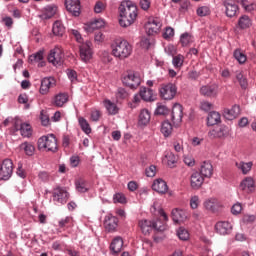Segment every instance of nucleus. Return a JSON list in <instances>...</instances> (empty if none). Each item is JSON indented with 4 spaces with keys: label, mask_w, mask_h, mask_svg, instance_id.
Listing matches in <instances>:
<instances>
[{
    "label": "nucleus",
    "mask_w": 256,
    "mask_h": 256,
    "mask_svg": "<svg viewBox=\"0 0 256 256\" xmlns=\"http://www.w3.org/2000/svg\"><path fill=\"white\" fill-rule=\"evenodd\" d=\"M119 13V23L124 28L131 27V25H133V23H135V21L137 20V6L131 1L122 3L119 7Z\"/></svg>",
    "instance_id": "f257e3e1"
},
{
    "label": "nucleus",
    "mask_w": 256,
    "mask_h": 256,
    "mask_svg": "<svg viewBox=\"0 0 256 256\" xmlns=\"http://www.w3.org/2000/svg\"><path fill=\"white\" fill-rule=\"evenodd\" d=\"M112 55L120 61L129 59L133 53V46L125 39L116 40L111 45Z\"/></svg>",
    "instance_id": "f03ea898"
},
{
    "label": "nucleus",
    "mask_w": 256,
    "mask_h": 256,
    "mask_svg": "<svg viewBox=\"0 0 256 256\" xmlns=\"http://www.w3.org/2000/svg\"><path fill=\"white\" fill-rule=\"evenodd\" d=\"M38 149L39 151H50L52 153L57 152L58 147L55 134L40 137L38 139Z\"/></svg>",
    "instance_id": "7ed1b4c3"
},
{
    "label": "nucleus",
    "mask_w": 256,
    "mask_h": 256,
    "mask_svg": "<svg viewBox=\"0 0 256 256\" xmlns=\"http://www.w3.org/2000/svg\"><path fill=\"white\" fill-rule=\"evenodd\" d=\"M159 95L164 101H172L177 95V85L174 83L161 84L159 88Z\"/></svg>",
    "instance_id": "20e7f679"
},
{
    "label": "nucleus",
    "mask_w": 256,
    "mask_h": 256,
    "mask_svg": "<svg viewBox=\"0 0 256 256\" xmlns=\"http://www.w3.org/2000/svg\"><path fill=\"white\" fill-rule=\"evenodd\" d=\"M143 235H150L153 229L155 231H165V226L159 225V222L147 219L140 220L138 223Z\"/></svg>",
    "instance_id": "39448f33"
},
{
    "label": "nucleus",
    "mask_w": 256,
    "mask_h": 256,
    "mask_svg": "<svg viewBox=\"0 0 256 256\" xmlns=\"http://www.w3.org/2000/svg\"><path fill=\"white\" fill-rule=\"evenodd\" d=\"M122 83L130 89H137L141 85V76L135 71H128L122 77Z\"/></svg>",
    "instance_id": "423d86ee"
},
{
    "label": "nucleus",
    "mask_w": 256,
    "mask_h": 256,
    "mask_svg": "<svg viewBox=\"0 0 256 256\" xmlns=\"http://www.w3.org/2000/svg\"><path fill=\"white\" fill-rule=\"evenodd\" d=\"M13 175V160L6 158L3 160L0 167V179L2 181H9Z\"/></svg>",
    "instance_id": "0eeeda50"
},
{
    "label": "nucleus",
    "mask_w": 256,
    "mask_h": 256,
    "mask_svg": "<svg viewBox=\"0 0 256 256\" xmlns=\"http://www.w3.org/2000/svg\"><path fill=\"white\" fill-rule=\"evenodd\" d=\"M52 197L56 205H65L69 201V192L65 188L57 187L54 188Z\"/></svg>",
    "instance_id": "6e6552de"
},
{
    "label": "nucleus",
    "mask_w": 256,
    "mask_h": 256,
    "mask_svg": "<svg viewBox=\"0 0 256 256\" xmlns=\"http://www.w3.org/2000/svg\"><path fill=\"white\" fill-rule=\"evenodd\" d=\"M63 57H65L63 54V48L61 46H55L48 55V61L57 67V65H61V63H63Z\"/></svg>",
    "instance_id": "1a4fd4ad"
},
{
    "label": "nucleus",
    "mask_w": 256,
    "mask_h": 256,
    "mask_svg": "<svg viewBox=\"0 0 256 256\" xmlns=\"http://www.w3.org/2000/svg\"><path fill=\"white\" fill-rule=\"evenodd\" d=\"M223 6L225 7L226 17L232 19L239 15V6L235 3V0H222Z\"/></svg>",
    "instance_id": "9d476101"
},
{
    "label": "nucleus",
    "mask_w": 256,
    "mask_h": 256,
    "mask_svg": "<svg viewBox=\"0 0 256 256\" xmlns=\"http://www.w3.org/2000/svg\"><path fill=\"white\" fill-rule=\"evenodd\" d=\"M161 19L159 18H150L148 19L145 29L148 35H157L162 27Z\"/></svg>",
    "instance_id": "9b49d317"
},
{
    "label": "nucleus",
    "mask_w": 256,
    "mask_h": 256,
    "mask_svg": "<svg viewBox=\"0 0 256 256\" xmlns=\"http://www.w3.org/2000/svg\"><path fill=\"white\" fill-rule=\"evenodd\" d=\"M57 85V81L53 77H45L41 80L39 88L40 95H49L51 89Z\"/></svg>",
    "instance_id": "f8f14e48"
},
{
    "label": "nucleus",
    "mask_w": 256,
    "mask_h": 256,
    "mask_svg": "<svg viewBox=\"0 0 256 256\" xmlns=\"http://www.w3.org/2000/svg\"><path fill=\"white\" fill-rule=\"evenodd\" d=\"M80 59L84 63H89L93 58V50H91V42L86 41L80 45Z\"/></svg>",
    "instance_id": "ddd939ff"
},
{
    "label": "nucleus",
    "mask_w": 256,
    "mask_h": 256,
    "mask_svg": "<svg viewBox=\"0 0 256 256\" xmlns=\"http://www.w3.org/2000/svg\"><path fill=\"white\" fill-rule=\"evenodd\" d=\"M119 226V219L112 214H108L104 218V229L108 233H115L117 227Z\"/></svg>",
    "instance_id": "4468645a"
},
{
    "label": "nucleus",
    "mask_w": 256,
    "mask_h": 256,
    "mask_svg": "<svg viewBox=\"0 0 256 256\" xmlns=\"http://www.w3.org/2000/svg\"><path fill=\"white\" fill-rule=\"evenodd\" d=\"M66 9L74 17L81 15V0H65Z\"/></svg>",
    "instance_id": "2eb2a0df"
},
{
    "label": "nucleus",
    "mask_w": 256,
    "mask_h": 256,
    "mask_svg": "<svg viewBox=\"0 0 256 256\" xmlns=\"http://www.w3.org/2000/svg\"><path fill=\"white\" fill-rule=\"evenodd\" d=\"M203 183H205V177L201 175L198 171L193 172L190 176V187L194 190H199L203 187Z\"/></svg>",
    "instance_id": "dca6fc26"
},
{
    "label": "nucleus",
    "mask_w": 256,
    "mask_h": 256,
    "mask_svg": "<svg viewBox=\"0 0 256 256\" xmlns=\"http://www.w3.org/2000/svg\"><path fill=\"white\" fill-rule=\"evenodd\" d=\"M200 94L203 97L215 98L219 95V86L217 84L204 85L200 88Z\"/></svg>",
    "instance_id": "f3484780"
},
{
    "label": "nucleus",
    "mask_w": 256,
    "mask_h": 256,
    "mask_svg": "<svg viewBox=\"0 0 256 256\" xmlns=\"http://www.w3.org/2000/svg\"><path fill=\"white\" fill-rule=\"evenodd\" d=\"M229 135V128L227 126H221L214 128L208 132L209 139H223Z\"/></svg>",
    "instance_id": "a211bd4d"
},
{
    "label": "nucleus",
    "mask_w": 256,
    "mask_h": 256,
    "mask_svg": "<svg viewBox=\"0 0 256 256\" xmlns=\"http://www.w3.org/2000/svg\"><path fill=\"white\" fill-rule=\"evenodd\" d=\"M215 230L218 235H230L231 231H233V224L228 221H220L216 223Z\"/></svg>",
    "instance_id": "6ab92c4d"
},
{
    "label": "nucleus",
    "mask_w": 256,
    "mask_h": 256,
    "mask_svg": "<svg viewBox=\"0 0 256 256\" xmlns=\"http://www.w3.org/2000/svg\"><path fill=\"white\" fill-rule=\"evenodd\" d=\"M171 119L175 125H179V123L183 121V106H181V104H174L172 108Z\"/></svg>",
    "instance_id": "aec40b11"
},
{
    "label": "nucleus",
    "mask_w": 256,
    "mask_h": 256,
    "mask_svg": "<svg viewBox=\"0 0 256 256\" xmlns=\"http://www.w3.org/2000/svg\"><path fill=\"white\" fill-rule=\"evenodd\" d=\"M153 191H156V193H159V195H165L167 191H169V186L167 185V182L165 180L158 178L154 180L152 184Z\"/></svg>",
    "instance_id": "412c9836"
},
{
    "label": "nucleus",
    "mask_w": 256,
    "mask_h": 256,
    "mask_svg": "<svg viewBox=\"0 0 256 256\" xmlns=\"http://www.w3.org/2000/svg\"><path fill=\"white\" fill-rule=\"evenodd\" d=\"M189 219L187 211L179 208L172 210V220L174 223H185Z\"/></svg>",
    "instance_id": "4be33fe9"
},
{
    "label": "nucleus",
    "mask_w": 256,
    "mask_h": 256,
    "mask_svg": "<svg viewBox=\"0 0 256 256\" xmlns=\"http://www.w3.org/2000/svg\"><path fill=\"white\" fill-rule=\"evenodd\" d=\"M123 249V238L121 236L115 237L110 244V251L112 255L121 253Z\"/></svg>",
    "instance_id": "5701e85b"
},
{
    "label": "nucleus",
    "mask_w": 256,
    "mask_h": 256,
    "mask_svg": "<svg viewBox=\"0 0 256 256\" xmlns=\"http://www.w3.org/2000/svg\"><path fill=\"white\" fill-rule=\"evenodd\" d=\"M199 173L206 179H211V177H213V164L209 161L202 162Z\"/></svg>",
    "instance_id": "b1692460"
},
{
    "label": "nucleus",
    "mask_w": 256,
    "mask_h": 256,
    "mask_svg": "<svg viewBox=\"0 0 256 256\" xmlns=\"http://www.w3.org/2000/svg\"><path fill=\"white\" fill-rule=\"evenodd\" d=\"M203 205L207 211L215 213L219 209V200L217 198H208L204 201Z\"/></svg>",
    "instance_id": "393cba45"
},
{
    "label": "nucleus",
    "mask_w": 256,
    "mask_h": 256,
    "mask_svg": "<svg viewBox=\"0 0 256 256\" xmlns=\"http://www.w3.org/2000/svg\"><path fill=\"white\" fill-rule=\"evenodd\" d=\"M240 108L239 106L235 105L231 109L224 110V117L228 121H233V119H237L239 117Z\"/></svg>",
    "instance_id": "a878e982"
},
{
    "label": "nucleus",
    "mask_w": 256,
    "mask_h": 256,
    "mask_svg": "<svg viewBox=\"0 0 256 256\" xmlns=\"http://www.w3.org/2000/svg\"><path fill=\"white\" fill-rule=\"evenodd\" d=\"M67 101H69V95L67 93H58L53 98V105L55 107H63Z\"/></svg>",
    "instance_id": "bb28decb"
},
{
    "label": "nucleus",
    "mask_w": 256,
    "mask_h": 256,
    "mask_svg": "<svg viewBox=\"0 0 256 256\" xmlns=\"http://www.w3.org/2000/svg\"><path fill=\"white\" fill-rule=\"evenodd\" d=\"M236 168L238 169V171L242 172V175H249V173L251 172V169H253V163L250 162H236L235 163Z\"/></svg>",
    "instance_id": "cd10ccee"
},
{
    "label": "nucleus",
    "mask_w": 256,
    "mask_h": 256,
    "mask_svg": "<svg viewBox=\"0 0 256 256\" xmlns=\"http://www.w3.org/2000/svg\"><path fill=\"white\" fill-rule=\"evenodd\" d=\"M103 106L105 107L108 115H117V113H119V107H117V104H115V102H111L109 99H105L103 101Z\"/></svg>",
    "instance_id": "c85d7f7f"
},
{
    "label": "nucleus",
    "mask_w": 256,
    "mask_h": 256,
    "mask_svg": "<svg viewBox=\"0 0 256 256\" xmlns=\"http://www.w3.org/2000/svg\"><path fill=\"white\" fill-rule=\"evenodd\" d=\"M52 33L56 37H63V35H65V26L63 25V22L59 20L55 21L52 26Z\"/></svg>",
    "instance_id": "c756f323"
},
{
    "label": "nucleus",
    "mask_w": 256,
    "mask_h": 256,
    "mask_svg": "<svg viewBox=\"0 0 256 256\" xmlns=\"http://www.w3.org/2000/svg\"><path fill=\"white\" fill-rule=\"evenodd\" d=\"M19 131H20V135L22 137L29 138V137H31V135H33V128L31 127V124H29L27 122L20 124Z\"/></svg>",
    "instance_id": "7c9ffc66"
},
{
    "label": "nucleus",
    "mask_w": 256,
    "mask_h": 256,
    "mask_svg": "<svg viewBox=\"0 0 256 256\" xmlns=\"http://www.w3.org/2000/svg\"><path fill=\"white\" fill-rule=\"evenodd\" d=\"M240 188L243 191H253L255 189V180H253L251 177H246L240 183Z\"/></svg>",
    "instance_id": "2f4dec72"
},
{
    "label": "nucleus",
    "mask_w": 256,
    "mask_h": 256,
    "mask_svg": "<svg viewBox=\"0 0 256 256\" xmlns=\"http://www.w3.org/2000/svg\"><path fill=\"white\" fill-rule=\"evenodd\" d=\"M235 78L239 83L241 89H247V87L249 86V82L247 81V77L243 75V71L237 70L235 72Z\"/></svg>",
    "instance_id": "473e14b6"
},
{
    "label": "nucleus",
    "mask_w": 256,
    "mask_h": 256,
    "mask_svg": "<svg viewBox=\"0 0 256 256\" xmlns=\"http://www.w3.org/2000/svg\"><path fill=\"white\" fill-rule=\"evenodd\" d=\"M140 97L143 101H155V95H153V90L151 88H141Z\"/></svg>",
    "instance_id": "72a5a7b5"
},
{
    "label": "nucleus",
    "mask_w": 256,
    "mask_h": 256,
    "mask_svg": "<svg viewBox=\"0 0 256 256\" xmlns=\"http://www.w3.org/2000/svg\"><path fill=\"white\" fill-rule=\"evenodd\" d=\"M151 121V112L147 109H142L139 115L138 123L139 125H149Z\"/></svg>",
    "instance_id": "f704fd0d"
},
{
    "label": "nucleus",
    "mask_w": 256,
    "mask_h": 256,
    "mask_svg": "<svg viewBox=\"0 0 256 256\" xmlns=\"http://www.w3.org/2000/svg\"><path fill=\"white\" fill-rule=\"evenodd\" d=\"M217 123H221V114L215 111L210 112L207 117V125L213 126L217 125Z\"/></svg>",
    "instance_id": "c9c22d12"
},
{
    "label": "nucleus",
    "mask_w": 256,
    "mask_h": 256,
    "mask_svg": "<svg viewBox=\"0 0 256 256\" xmlns=\"http://www.w3.org/2000/svg\"><path fill=\"white\" fill-rule=\"evenodd\" d=\"M160 131L164 137H170L173 133V125L169 121H164L161 124Z\"/></svg>",
    "instance_id": "e433bc0d"
},
{
    "label": "nucleus",
    "mask_w": 256,
    "mask_h": 256,
    "mask_svg": "<svg viewBox=\"0 0 256 256\" xmlns=\"http://www.w3.org/2000/svg\"><path fill=\"white\" fill-rule=\"evenodd\" d=\"M102 27H105V20L99 18L88 24L87 31H95V29H102Z\"/></svg>",
    "instance_id": "4c0bfd02"
},
{
    "label": "nucleus",
    "mask_w": 256,
    "mask_h": 256,
    "mask_svg": "<svg viewBox=\"0 0 256 256\" xmlns=\"http://www.w3.org/2000/svg\"><path fill=\"white\" fill-rule=\"evenodd\" d=\"M251 25H252L251 18H249V16H247V15H242L238 19L239 29H249V27H251Z\"/></svg>",
    "instance_id": "58836bf2"
},
{
    "label": "nucleus",
    "mask_w": 256,
    "mask_h": 256,
    "mask_svg": "<svg viewBox=\"0 0 256 256\" xmlns=\"http://www.w3.org/2000/svg\"><path fill=\"white\" fill-rule=\"evenodd\" d=\"M78 123L83 133H85L86 135H91V125H89L87 119H85L84 117H79Z\"/></svg>",
    "instance_id": "ea45409f"
},
{
    "label": "nucleus",
    "mask_w": 256,
    "mask_h": 256,
    "mask_svg": "<svg viewBox=\"0 0 256 256\" xmlns=\"http://www.w3.org/2000/svg\"><path fill=\"white\" fill-rule=\"evenodd\" d=\"M172 65L175 69H181L183 67V63H185V56L181 54H176L172 56Z\"/></svg>",
    "instance_id": "a19ab883"
},
{
    "label": "nucleus",
    "mask_w": 256,
    "mask_h": 256,
    "mask_svg": "<svg viewBox=\"0 0 256 256\" xmlns=\"http://www.w3.org/2000/svg\"><path fill=\"white\" fill-rule=\"evenodd\" d=\"M233 57L238 61L240 65H243L247 61V55L241 49L234 50Z\"/></svg>",
    "instance_id": "79ce46f5"
},
{
    "label": "nucleus",
    "mask_w": 256,
    "mask_h": 256,
    "mask_svg": "<svg viewBox=\"0 0 256 256\" xmlns=\"http://www.w3.org/2000/svg\"><path fill=\"white\" fill-rule=\"evenodd\" d=\"M75 185L78 193H87L89 191V184L85 180H78Z\"/></svg>",
    "instance_id": "37998d69"
},
{
    "label": "nucleus",
    "mask_w": 256,
    "mask_h": 256,
    "mask_svg": "<svg viewBox=\"0 0 256 256\" xmlns=\"http://www.w3.org/2000/svg\"><path fill=\"white\" fill-rule=\"evenodd\" d=\"M165 159L167 161L168 167H170V169H173L175 167V164L177 163V156H175L173 152H167L165 155Z\"/></svg>",
    "instance_id": "c03bdc74"
},
{
    "label": "nucleus",
    "mask_w": 256,
    "mask_h": 256,
    "mask_svg": "<svg viewBox=\"0 0 256 256\" xmlns=\"http://www.w3.org/2000/svg\"><path fill=\"white\" fill-rule=\"evenodd\" d=\"M180 43L182 47H187L188 45H191L193 43V36L189 33H184L180 36Z\"/></svg>",
    "instance_id": "a18cd8bd"
},
{
    "label": "nucleus",
    "mask_w": 256,
    "mask_h": 256,
    "mask_svg": "<svg viewBox=\"0 0 256 256\" xmlns=\"http://www.w3.org/2000/svg\"><path fill=\"white\" fill-rule=\"evenodd\" d=\"M102 115L103 114L101 113V110L97 108H92L90 110V121H92L93 123H98Z\"/></svg>",
    "instance_id": "49530a36"
},
{
    "label": "nucleus",
    "mask_w": 256,
    "mask_h": 256,
    "mask_svg": "<svg viewBox=\"0 0 256 256\" xmlns=\"http://www.w3.org/2000/svg\"><path fill=\"white\" fill-rule=\"evenodd\" d=\"M238 3H240V5H242V7H243V9H245V11L251 12V11L256 10L255 3H251V2H249V0H238Z\"/></svg>",
    "instance_id": "de8ad7c7"
},
{
    "label": "nucleus",
    "mask_w": 256,
    "mask_h": 256,
    "mask_svg": "<svg viewBox=\"0 0 256 256\" xmlns=\"http://www.w3.org/2000/svg\"><path fill=\"white\" fill-rule=\"evenodd\" d=\"M21 148L24 149L26 155L30 157L35 153V146L29 142L22 143Z\"/></svg>",
    "instance_id": "09e8293b"
},
{
    "label": "nucleus",
    "mask_w": 256,
    "mask_h": 256,
    "mask_svg": "<svg viewBox=\"0 0 256 256\" xmlns=\"http://www.w3.org/2000/svg\"><path fill=\"white\" fill-rule=\"evenodd\" d=\"M73 223V218L70 216H66L58 221V227L60 229H65V227H69Z\"/></svg>",
    "instance_id": "8fccbe9b"
},
{
    "label": "nucleus",
    "mask_w": 256,
    "mask_h": 256,
    "mask_svg": "<svg viewBox=\"0 0 256 256\" xmlns=\"http://www.w3.org/2000/svg\"><path fill=\"white\" fill-rule=\"evenodd\" d=\"M155 115H169V108L161 103H157Z\"/></svg>",
    "instance_id": "3c124183"
},
{
    "label": "nucleus",
    "mask_w": 256,
    "mask_h": 256,
    "mask_svg": "<svg viewBox=\"0 0 256 256\" xmlns=\"http://www.w3.org/2000/svg\"><path fill=\"white\" fill-rule=\"evenodd\" d=\"M177 237L181 240V241H187L189 239V231H187V229L180 227L177 230Z\"/></svg>",
    "instance_id": "603ef678"
},
{
    "label": "nucleus",
    "mask_w": 256,
    "mask_h": 256,
    "mask_svg": "<svg viewBox=\"0 0 256 256\" xmlns=\"http://www.w3.org/2000/svg\"><path fill=\"white\" fill-rule=\"evenodd\" d=\"M29 61L31 63H39V61H43V51L40 50L29 56Z\"/></svg>",
    "instance_id": "864d4df0"
},
{
    "label": "nucleus",
    "mask_w": 256,
    "mask_h": 256,
    "mask_svg": "<svg viewBox=\"0 0 256 256\" xmlns=\"http://www.w3.org/2000/svg\"><path fill=\"white\" fill-rule=\"evenodd\" d=\"M165 54L170 57H175L177 55V48L173 44H169L164 48Z\"/></svg>",
    "instance_id": "5fc2aeb1"
},
{
    "label": "nucleus",
    "mask_w": 256,
    "mask_h": 256,
    "mask_svg": "<svg viewBox=\"0 0 256 256\" xmlns=\"http://www.w3.org/2000/svg\"><path fill=\"white\" fill-rule=\"evenodd\" d=\"M152 45H155V41L149 38H142L140 41V47H142V49H149Z\"/></svg>",
    "instance_id": "6e6d98bb"
},
{
    "label": "nucleus",
    "mask_w": 256,
    "mask_h": 256,
    "mask_svg": "<svg viewBox=\"0 0 256 256\" xmlns=\"http://www.w3.org/2000/svg\"><path fill=\"white\" fill-rule=\"evenodd\" d=\"M211 13V9L208 6H202L197 9V15L199 17H207Z\"/></svg>",
    "instance_id": "4d7b16f0"
},
{
    "label": "nucleus",
    "mask_w": 256,
    "mask_h": 256,
    "mask_svg": "<svg viewBox=\"0 0 256 256\" xmlns=\"http://www.w3.org/2000/svg\"><path fill=\"white\" fill-rule=\"evenodd\" d=\"M175 37V30L172 27H166L163 38L166 40L173 39Z\"/></svg>",
    "instance_id": "13d9d810"
},
{
    "label": "nucleus",
    "mask_w": 256,
    "mask_h": 256,
    "mask_svg": "<svg viewBox=\"0 0 256 256\" xmlns=\"http://www.w3.org/2000/svg\"><path fill=\"white\" fill-rule=\"evenodd\" d=\"M105 9H107V4H105L101 1L96 2V4L94 5L95 13H103V11H105Z\"/></svg>",
    "instance_id": "bf43d9fd"
},
{
    "label": "nucleus",
    "mask_w": 256,
    "mask_h": 256,
    "mask_svg": "<svg viewBox=\"0 0 256 256\" xmlns=\"http://www.w3.org/2000/svg\"><path fill=\"white\" fill-rule=\"evenodd\" d=\"M201 203L199 196L194 195L190 198V207L191 209H197Z\"/></svg>",
    "instance_id": "052dcab7"
},
{
    "label": "nucleus",
    "mask_w": 256,
    "mask_h": 256,
    "mask_svg": "<svg viewBox=\"0 0 256 256\" xmlns=\"http://www.w3.org/2000/svg\"><path fill=\"white\" fill-rule=\"evenodd\" d=\"M129 97V93L125 88H118L116 92V99H127Z\"/></svg>",
    "instance_id": "680f3d73"
},
{
    "label": "nucleus",
    "mask_w": 256,
    "mask_h": 256,
    "mask_svg": "<svg viewBox=\"0 0 256 256\" xmlns=\"http://www.w3.org/2000/svg\"><path fill=\"white\" fill-rule=\"evenodd\" d=\"M113 201H114V203H121V204H123V203H127V198L122 193H116L113 196Z\"/></svg>",
    "instance_id": "e2e57ef3"
},
{
    "label": "nucleus",
    "mask_w": 256,
    "mask_h": 256,
    "mask_svg": "<svg viewBox=\"0 0 256 256\" xmlns=\"http://www.w3.org/2000/svg\"><path fill=\"white\" fill-rule=\"evenodd\" d=\"M18 103H22L25 105V109H29V97H27V94H20L18 96Z\"/></svg>",
    "instance_id": "0e129e2a"
},
{
    "label": "nucleus",
    "mask_w": 256,
    "mask_h": 256,
    "mask_svg": "<svg viewBox=\"0 0 256 256\" xmlns=\"http://www.w3.org/2000/svg\"><path fill=\"white\" fill-rule=\"evenodd\" d=\"M66 73L71 83H77V72L75 70L68 69Z\"/></svg>",
    "instance_id": "69168bd1"
},
{
    "label": "nucleus",
    "mask_w": 256,
    "mask_h": 256,
    "mask_svg": "<svg viewBox=\"0 0 256 256\" xmlns=\"http://www.w3.org/2000/svg\"><path fill=\"white\" fill-rule=\"evenodd\" d=\"M146 177H155L157 175V167L155 165H151L145 170Z\"/></svg>",
    "instance_id": "338daca9"
},
{
    "label": "nucleus",
    "mask_w": 256,
    "mask_h": 256,
    "mask_svg": "<svg viewBox=\"0 0 256 256\" xmlns=\"http://www.w3.org/2000/svg\"><path fill=\"white\" fill-rule=\"evenodd\" d=\"M173 148L176 153H182L183 151V140H176L173 142Z\"/></svg>",
    "instance_id": "774afa93"
}]
</instances>
